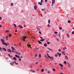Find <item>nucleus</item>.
<instances>
[{
  "instance_id": "b1692460",
  "label": "nucleus",
  "mask_w": 74,
  "mask_h": 74,
  "mask_svg": "<svg viewBox=\"0 0 74 74\" xmlns=\"http://www.w3.org/2000/svg\"><path fill=\"white\" fill-rule=\"evenodd\" d=\"M10 64L11 65V66H14V65L11 62Z\"/></svg>"
},
{
  "instance_id": "f3484780",
  "label": "nucleus",
  "mask_w": 74,
  "mask_h": 74,
  "mask_svg": "<svg viewBox=\"0 0 74 74\" xmlns=\"http://www.w3.org/2000/svg\"><path fill=\"white\" fill-rule=\"evenodd\" d=\"M38 42L39 43V44H42V42H41V41H38Z\"/></svg>"
},
{
  "instance_id": "f03ea898",
  "label": "nucleus",
  "mask_w": 74,
  "mask_h": 74,
  "mask_svg": "<svg viewBox=\"0 0 74 74\" xmlns=\"http://www.w3.org/2000/svg\"><path fill=\"white\" fill-rule=\"evenodd\" d=\"M55 0H52V4L51 5L52 6L53 5V4H55Z\"/></svg>"
},
{
  "instance_id": "58836bf2",
  "label": "nucleus",
  "mask_w": 74,
  "mask_h": 74,
  "mask_svg": "<svg viewBox=\"0 0 74 74\" xmlns=\"http://www.w3.org/2000/svg\"><path fill=\"white\" fill-rule=\"evenodd\" d=\"M8 36H6V40H8Z\"/></svg>"
},
{
  "instance_id": "3c124183",
  "label": "nucleus",
  "mask_w": 74,
  "mask_h": 74,
  "mask_svg": "<svg viewBox=\"0 0 74 74\" xmlns=\"http://www.w3.org/2000/svg\"><path fill=\"white\" fill-rule=\"evenodd\" d=\"M39 33L40 34H41V32L39 31Z\"/></svg>"
},
{
  "instance_id": "c9c22d12",
  "label": "nucleus",
  "mask_w": 74,
  "mask_h": 74,
  "mask_svg": "<svg viewBox=\"0 0 74 74\" xmlns=\"http://www.w3.org/2000/svg\"><path fill=\"white\" fill-rule=\"evenodd\" d=\"M72 34H74V31H73L72 32Z\"/></svg>"
},
{
  "instance_id": "ea45409f",
  "label": "nucleus",
  "mask_w": 74,
  "mask_h": 74,
  "mask_svg": "<svg viewBox=\"0 0 74 74\" xmlns=\"http://www.w3.org/2000/svg\"><path fill=\"white\" fill-rule=\"evenodd\" d=\"M58 51H59V52H61V50L60 49H59L58 50Z\"/></svg>"
},
{
  "instance_id": "9b49d317",
  "label": "nucleus",
  "mask_w": 74,
  "mask_h": 74,
  "mask_svg": "<svg viewBox=\"0 0 74 74\" xmlns=\"http://www.w3.org/2000/svg\"><path fill=\"white\" fill-rule=\"evenodd\" d=\"M66 35L67 37V38H69V37H70V36H69V34H67Z\"/></svg>"
},
{
  "instance_id": "6e6552de",
  "label": "nucleus",
  "mask_w": 74,
  "mask_h": 74,
  "mask_svg": "<svg viewBox=\"0 0 74 74\" xmlns=\"http://www.w3.org/2000/svg\"><path fill=\"white\" fill-rule=\"evenodd\" d=\"M65 59H67V60H68V59H69V58H68V57H67V56H65Z\"/></svg>"
},
{
  "instance_id": "4468645a",
  "label": "nucleus",
  "mask_w": 74,
  "mask_h": 74,
  "mask_svg": "<svg viewBox=\"0 0 74 74\" xmlns=\"http://www.w3.org/2000/svg\"><path fill=\"white\" fill-rule=\"evenodd\" d=\"M40 41H45V39H41L40 40Z\"/></svg>"
},
{
  "instance_id": "8fccbe9b",
  "label": "nucleus",
  "mask_w": 74,
  "mask_h": 74,
  "mask_svg": "<svg viewBox=\"0 0 74 74\" xmlns=\"http://www.w3.org/2000/svg\"><path fill=\"white\" fill-rule=\"evenodd\" d=\"M15 64H16V65H18V63H15Z\"/></svg>"
},
{
  "instance_id": "bb28decb",
  "label": "nucleus",
  "mask_w": 74,
  "mask_h": 74,
  "mask_svg": "<svg viewBox=\"0 0 74 74\" xmlns=\"http://www.w3.org/2000/svg\"><path fill=\"white\" fill-rule=\"evenodd\" d=\"M11 48L12 49H13V50H15V48H14V47H12Z\"/></svg>"
},
{
  "instance_id": "37998d69",
  "label": "nucleus",
  "mask_w": 74,
  "mask_h": 74,
  "mask_svg": "<svg viewBox=\"0 0 74 74\" xmlns=\"http://www.w3.org/2000/svg\"><path fill=\"white\" fill-rule=\"evenodd\" d=\"M40 38H41V40H42V39H43V38H42V37H40Z\"/></svg>"
},
{
  "instance_id": "72a5a7b5",
  "label": "nucleus",
  "mask_w": 74,
  "mask_h": 74,
  "mask_svg": "<svg viewBox=\"0 0 74 74\" xmlns=\"http://www.w3.org/2000/svg\"><path fill=\"white\" fill-rule=\"evenodd\" d=\"M48 23L49 24L50 23V20H48Z\"/></svg>"
},
{
  "instance_id": "5fc2aeb1",
  "label": "nucleus",
  "mask_w": 74,
  "mask_h": 74,
  "mask_svg": "<svg viewBox=\"0 0 74 74\" xmlns=\"http://www.w3.org/2000/svg\"><path fill=\"white\" fill-rule=\"evenodd\" d=\"M64 63H66V64H67V63L66 62V61H64Z\"/></svg>"
},
{
  "instance_id": "603ef678",
  "label": "nucleus",
  "mask_w": 74,
  "mask_h": 74,
  "mask_svg": "<svg viewBox=\"0 0 74 74\" xmlns=\"http://www.w3.org/2000/svg\"><path fill=\"white\" fill-rule=\"evenodd\" d=\"M37 28L39 30V31H40V29H39V28H38V27H37Z\"/></svg>"
},
{
  "instance_id": "20e7f679",
  "label": "nucleus",
  "mask_w": 74,
  "mask_h": 74,
  "mask_svg": "<svg viewBox=\"0 0 74 74\" xmlns=\"http://www.w3.org/2000/svg\"><path fill=\"white\" fill-rule=\"evenodd\" d=\"M8 52H10V53H11V52H12V51H11V50L10 49H8Z\"/></svg>"
},
{
  "instance_id": "09e8293b",
  "label": "nucleus",
  "mask_w": 74,
  "mask_h": 74,
  "mask_svg": "<svg viewBox=\"0 0 74 74\" xmlns=\"http://www.w3.org/2000/svg\"><path fill=\"white\" fill-rule=\"evenodd\" d=\"M42 2H43V0H41V3H42Z\"/></svg>"
},
{
  "instance_id": "a18cd8bd",
  "label": "nucleus",
  "mask_w": 74,
  "mask_h": 74,
  "mask_svg": "<svg viewBox=\"0 0 74 74\" xmlns=\"http://www.w3.org/2000/svg\"><path fill=\"white\" fill-rule=\"evenodd\" d=\"M17 58H20V57L19 56H17Z\"/></svg>"
},
{
  "instance_id": "052dcab7",
  "label": "nucleus",
  "mask_w": 74,
  "mask_h": 74,
  "mask_svg": "<svg viewBox=\"0 0 74 74\" xmlns=\"http://www.w3.org/2000/svg\"><path fill=\"white\" fill-rule=\"evenodd\" d=\"M2 19V18H1V17L0 16V20H1Z\"/></svg>"
},
{
  "instance_id": "69168bd1",
  "label": "nucleus",
  "mask_w": 74,
  "mask_h": 74,
  "mask_svg": "<svg viewBox=\"0 0 74 74\" xmlns=\"http://www.w3.org/2000/svg\"><path fill=\"white\" fill-rule=\"evenodd\" d=\"M48 73H50V71H48Z\"/></svg>"
},
{
  "instance_id": "c85d7f7f",
  "label": "nucleus",
  "mask_w": 74,
  "mask_h": 74,
  "mask_svg": "<svg viewBox=\"0 0 74 74\" xmlns=\"http://www.w3.org/2000/svg\"><path fill=\"white\" fill-rule=\"evenodd\" d=\"M13 59H14V60H16V58L15 57H14L13 58Z\"/></svg>"
},
{
  "instance_id": "a878e982",
  "label": "nucleus",
  "mask_w": 74,
  "mask_h": 74,
  "mask_svg": "<svg viewBox=\"0 0 74 74\" xmlns=\"http://www.w3.org/2000/svg\"><path fill=\"white\" fill-rule=\"evenodd\" d=\"M47 49H49V51H51V50H52V49H50V48H49L48 47L47 48Z\"/></svg>"
},
{
  "instance_id": "bf43d9fd",
  "label": "nucleus",
  "mask_w": 74,
  "mask_h": 74,
  "mask_svg": "<svg viewBox=\"0 0 74 74\" xmlns=\"http://www.w3.org/2000/svg\"><path fill=\"white\" fill-rule=\"evenodd\" d=\"M11 6H12V5H13V3H12L11 4Z\"/></svg>"
},
{
  "instance_id": "393cba45",
  "label": "nucleus",
  "mask_w": 74,
  "mask_h": 74,
  "mask_svg": "<svg viewBox=\"0 0 74 74\" xmlns=\"http://www.w3.org/2000/svg\"><path fill=\"white\" fill-rule=\"evenodd\" d=\"M44 45L45 47H47V44L45 43V44H44Z\"/></svg>"
},
{
  "instance_id": "4d7b16f0",
  "label": "nucleus",
  "mask_w": 74,
  "mask_h": 74,
  "mask_svg": "<svg viewBox=\"0 0 74 74\" xmlns=\"http://www.w3.org/2000/svg\"><path fill=\"white\" fill-rule=\"evenodd\" d=\"M47 44L48 45H49V42H47Z\"/></svg>"
},
{
  "instance_id": "0eeeda50",
  "label": "nucleus",
  "mask_w": 74,
  "mask_h": 74,
  "mask_svg": "<svg viewBox=\"0 0 74 74\" xmlns=\"http://www.w3.org/2000/svg\"><path fill=\"white\" fill-rule=\"evenodd\" d=\"M1 42H2V43H3H3H4V41L2 39H1Z\"/></svg>"
},
{
  "instance_id": "4c0bfd02",
  "label": "nucleus",
  "mask_w": 74,
  "mask_h": 74,
  "mask_svg": "<svg viewBox=\"0 0 74 74\" xmlns=\"http://www.w3.org/2000/svg\"><path fill=\"white\" fill-rule=\"evenodd\" d=\"M55 34H58V32H54Z\"/></svg>"
},
{
  "instance_id": "4be33fe9",
  "label": "nucleus",
  "mask_w": 74,
  "mask_h": 74,
  "mask_svg": "<svg viewBox=\"0 0 74 74\" xmlns=\"http://www.w3.org/2000/svg\"><path fill=\"white\" fill-rule=\"evenodd\" d=\"M13 25H14L15 27H16V25L15 24L13 23Z\"/></svg>"
},
{
  "instance_id": "7c9ffc66",
  "label": "nucleus",
  "mask_w": 74,
  "mask_h": 74,
  "mask_svg": "<svg viewBox=\"0 0 74 74\" xmlns=\"http://www.w3.org/2000/svg\"><path fill=\"white\" fill-rule=\"evenodd\" d=\"M62 53H63L64 54L65 53V52L64 51H63L62 52Z\"/></svg>"
},
{
  "instance_id": "f257e3e1",
  "label": "nucleus",
  "mask_w": 74,
  "mask_h": 74,
  "mask_svg": "<svg viewBox=\"0 0 74 74\" xmlns=\"http://www.w3.org/2000/svg\"><path fill=\"white\" fill-rule=\"evenodd\" d=\"M2 45H6V47H7L8 45H10L9 43H4V42L2 43Z\"/></svg>"
},
{
  "instance_id": "de8ad7c7",
  "label": "nucleus",
  "mask_w": 74,
  "mask_h": 74,
  "mask_svg": "<svg viewBox=\"0 0 74 74\" xmlns=\"http://www.w3.org/2000/svg\"><path fill=\"white\" fill-rule=\"evenodd\" d=\"M56 40H57V41H59V39H58V38H56Z\"/></svg>"
},
{
  "instance_id": "a19ab883",
  "label": "nucleus",
  "mask_w": 74,
  "mask_h": 74,
  "mask_svg": "<svg viewBox=\"0 0 74 74\" xmlns=\"http://www.w3.org/2000/svg\"><path fill=\"white\" fill-rule=\"evenodd\" d=\"M70 22H71L70 20H69L68 21V23H70Z\"/></svg>"
},
{
  "instance_id": "c03bdc74",
  "label": "nucleus",
  "mask_w": 74,
  "mask_h": 74,
  "mask_svg": "<svg viewBox=\"0 0 74 74\" xmlns=\"http://www.w3.org/2000/svg\"><path fill=\"white\" fill-rule=\"evenodd\" d=\"M60 55H61V53H60L59 54V57H60Z\"/></svg>"
},
{
  "instance_id": "49530a36",
  "label": "nucleus",
  "mask_w": 74,
  "mask_h": 74,
  "mask_svg": "<svg viewBox=\"0 0 74 74\" xmlns=\"http://www.w3.org/2000/svg\"><path fill=\"white\" fill-rule=\"evenodd\" d=\"M36 64H38V62H36Z\"/></svg>"
},
{
  "instance_id": "864d4df0",
  "label": "nucleus",
  "mask_w": 74,
  "mask_h": 74,
  "mask_svg": "<svg viewBox=\"0 0 74 74\" xmlns=\"http://www.w3.org/2000/svg\"><path fill=\"white\" fill-rule=\"evenodd\" d=\"M18 56L17 55H15V57H17H17H18Z\"/></svg>"
},
{
  "instance_id": "79ce46f5",
  "label": "nucleus",
  "mask_w": 74,
  "mask_h": 74,
  "mask_svg": "<svg viewBox=\"0 0 74 74\" xmlns=\"http://www.w3.org/2000/svg\"><path fill=\"white\" fill-rule=\"evenodd\" d=\"M55 56L56 57H58V55L57 54H55Z\"/></svg>"
},
{
  "instance_id": "dca6fc26",
  "label": "nucleus",
  "mask_w": 74,
  "mask_h": 74,
  "mask_svg": "<svg viewBox=\"0 0 74 74\" xmlns=\"http://www.w3.org/2000/svg\"><path fill=\"white\" fill-rule=\"evenodd\" d=\"M67 49V48L66 47H64L63 48V50L64 51V50H65V49Z\"/></svg>"
},
{
  "instance_id": "39448f33",
  "label": "nucleus",
  "mask_w": 74,
  "mask_h": 74,
  "mask_svg": "<svg viewBox=\"0 0 74 74\" xmlns=\"http://www.w3.org/2000/svg\"><path fill=\"white\" fill-rule=\"evenodd\" d=\"M49 58L51 59V60H53V56H51V57H50Z\"/></svg>"
},
{
  "instance_id": "2f4dec72",
  "label": "nucleus",
  "mask_w": 74,
  "mask_h": 74,
  "mask_svg": "<svg viewBox=\"0 0 74 74\" xmlns=\"http://www.w3.org/2000/svg\"><path fill=\"white\" fill-rule=\"evenodd\" d=\"M44 71V69H42L41 70V72H43Z\"/></svg>"
},
{
  "instance_id": "774afa93",
  "label": "nucleus",
  "mask_w": 74,
  "mask_h": 74,
  "mask_svg": "<svg viewBox=\"0 0 74 74\" xmlns=\"http://www.w3.org/2000/svg\"><path fill=\"white\" fill-rule=\"evenodd\" d=\"M60 74H63V73H62V72H60Z\"/></svg>"
},
{
  "instance_id": "e433bc0d",
  "label": "nucleus",
  "mask_w": 74,
  "mask_h": 74,
  "mask_svg": "<svg viewBox=\"0 0 74 74\" xmlns=\"http://www.w3.org/2000/svg\"><path fill=\"white\" fill-rule=\"evenodd\" d=\"M45 58H47V56L45 55Z\"/></svg>"
},
{
  "instance_id": "f704fd0d",
  "label": "nucleus",
  "mask_w": 74,
  "mask_h": 74,
  "mask_svg": "<svg viewBox=\"0 0 74 74\" xmlns=\"http://www.w3.org/2000/svg\"><path fill=\"white\" fill-rule=\"evenodd\" d=\"M59 29L60 30H62V27H60L59 28Z\"/></svg>"
},
{
  "instance_id": "cd10ccee",
  "label": "nucleus",
  "mask_w": 74,
  "mask_h": 74,
  "mask_svg": "<svg viewBox=\"0 0 74 74\" xmlns=\"http://www.w3.org/2000/svg\"><path fill=\"white\" fill-rule=\"evenodd\" d=\"M39 58H41V54H40L39 55Z\"/></svg>"
},
{
  "instance_id": "412c9836",
  "label": "nucleus",
  "mask_w": 74,
  "mask_h": 74,
  "mask_svg": "<svg viewBox=\"0 0 74 74\" xmlns=\"http://www.w3.org/2000/svg\"><path fill=\"white\" fill-rule=\"evenodd\" d=\"M5 32L6 33H9V32H10V31H9V30H7Z\"/></svg>"
},
{
  "instance_id": "338daca9",
  "label": "nucleus",
  "mask_w": 74,
  "mask_h": 74,
  "mask_svg": "<svg viewBox=\"0 0 74 74\" xmlns=\"http://www.w3.org/2000/svg\"><path fill=\"white\" fill-rule=\"evenodd\" d=\"M2 49V48L1 47H0V50H1Z\"/></svg>"
},
{
  "instance_id": "aec40b11",
  "label": "nucleus",
  "mask_w": 74,
  "mask_h": 74,
  "mask_svg": "<svg viewBox=\"0 0 74 74\" xmlns=\"http://www.w3.org/2000/svg\"><path fill=\"white\" fill-rule=\"evenodd\" d=\"M23 38H25V39H26V38H27V37H26V36H23Z\"/></svg>"
},
{
  "instance_id": "ddd939ff",
  "label": "nucleus",
  "mask_w": 74,
  "mask_h": 74,
  "mask_svg": "<svg viewBox=\"0 0 74 74\" xmlns=\"http://www.w3.org/2000/svg\"><path fill=\"white\" fill-rule=\"evenodd\" d=\"M16 54H17V55H21V53L19 52H17Z\"/></svg>"
},
{
  "instance_id": "c756f323",
  "label": "nucleus",
  "mask_w": 74,
  "mask_h": 74,
  "mask_svg": "<svg viewBox=\"0 0 74 74\" xmlns=\"http://www.w3.org/2000/svg\"><path fill=\"white\" fill-rule=\"evenodd\" d=\"M45 10V8H44V9H42V11H44V10Z\"/></svg>"
},
{
  "instance_id": "a211bd4d",
  "label": "nucleus",
  "mask_w": 74,
  "mask_h": 74,
  "mask_svg": "<svg viewBox=\"0 0 74 74\" xmlns=\"http://www.w3.org/2000/svg\"><path fill=\"white\" fill-rule=\"evenodd\" d=\"M31 71H32V73H35V71L33 70H31Z\"/></svg>"
},
{
  "instance_id": "f8f14e48",
  "label": "nucleus",
  "mask_w": 74,
  "mask_h": 74,
  "mask_svg": "<svg viewBox=\"0 0 74 74\" xmlns=\"http://www.w3.org/2000/svg\"><path fill=\"white\" fill-rule=\"evenodd\" d=\"M59 65H60L61 67H63V65L61 64H59Z\"/></svg>"
},
{
  "instance_id": "0e129e2a",
  "label": "nucleus",
  "mask_w": 74,
  "mask_h": 74,
  "mask_svg": "<svg viewBox=\"0 0 74 74\" xmlns=\"http://www.w3.org/2000/svg\"><path fill=\"white\" fill-rule=\"evenodd\" d=\"M48 56L49 57H49H51L49 56V54L48 55Z\"/></svg>"
},
{
  "instance_id": "680f3d73",
  "label": "nucleus",
  "mask_w": 74,
  "mask_h": 74,
  "mask_svg": "<svg viewBox=\"0 0 74 74\" xmlns=\"http://www.w3.org/2000/svg\"><path fill=\"white\" fill-rule=\"evenodd\" d=\"M53 71H55V70L54 69H53Z\"/></svg>"
},
{
  "instance_id": "2eb2a0df",
  "label": "nucleus",
  "mask_w": 74,
  "mask_h": 74,
  "mask_svg": "<svg viewBox=\"0 0 74 74\" xmlns=\"http://www.w3.org/2000/svg\"><path fill=\"white\" fill-rule=\"evenodd\" d=\"M18 27H20L21 29H23V27H22V26H21V25H19Z\"/></svg>"
},
{
  "instance_id": "6e6d98bb",
  "label": "nucleus",
  "mask_w": 74,
  "mask_h": 74,
  "mask_svg": "<svg viewBox=\"0 0 74 74\" xmlns=\"http://www.w3.org/2000/svg\"><path fill=\"white\" fill-rule=\"evenodd\" d=\"M57 55H59V53H57Z\"/></svg>"
},
{
  "instance_id": "6ab92c4d",
  "label": "nucleus",
  "mask_w": 74,
  "mask_h": 74,
  "mask_svg": "<svg viewBox=\"0 0 74 74\" xmlns=\"http://www.w3.org/2000/svg\"><path fill=\"white\" fill-rule=\"evenodd\" d=\"M30 46H31L30 45L28 44V45H27L28 47H29H29H30Z\"/></svg>"
},
{
  "instance_id": "e2e57ef3",
  "label": "nucleus",
  "mask_w": 74,
  "mask_h": 74,
  "mask_svg": "<svg viewBox=\"0 0 74 74\" xmlns=\"http://www.w3.org/2000/svg\"><path fill=\"white\" fill-rule=\"evenodd\" d=\"M18 60H19L20 61H21V59L19 58Z\"/></svg>"
},
{
  "instance_id": "423d86ee",
  "label": "nucleus",
  "mask_w": 74,
  "mask_h": 74,
  "mask_svg": "<svg viewBox=\"0 0 74 74\" xmlns=\"http://www.w3.org/2000/svg\"><path fill=\"white\" fill-rule=\"evenodd\" d=\"M38 4H39V5H42V3H41V2H38Z\"/></svg>"
},
{
  "instance_id": "1a4fd4ad",
  "label": "nucleus",
  "mask_w": 74,
  "mask_h": 74,
  "mask_svg": "<svg viewBox=\"0 0 74 74\" xmlns=\"http://www.w3.org/2000/svg\"><path fill=\"white\" fill-rule=\"evenodd\" d=\"M34 8L35 10H37V6H36V5H35Z\"/></svg>"
},
{
  "instance_id": "473e14b6",
  "label": "nucleus",
  "mask_w": 74,
  "mask_h": 74,
  "mask_svg": "<svg viewBox=\"0 0 74 74\" xmlns=\"http://www.w3.org/2000/svg\"><path fill=\"white\" fill-rule=\"evenodd\" d=\"M23 38V41H25V39L24 38Z\"/></svg>"
},
{
  "instance_id": "13d9d810",
  "label": "nucleus",
  "mask_w": 74,
  "mask_h": 74,
  "mask_svg": "<svg viewBox=\"0 0 74 74\" xmlns=\"http://www.w3.org/2000/svg\"><path fill=\"white\" fill-rule=\"evenodd\" d=\"M35 57H37V54H36L35 55Z\"/></svg>"
},
{
  "instance_id": "5701e85b",
  "label": "nucleus",
  "mask_w": 74,
  "mask_h": 74,
  "mask_svg": "<svg viewBox=\"0 0 74 74\" xmlns=\"http://www.w3.org/2000/svg\"><path fill=\"white\" fill-rule=\"evenodd\" d=\"M47 27H49V28H50V27H51V26H50L49 24H48L47 25Z\"/></svg>"
},
{
  "instance_id": "9d476101",
  "label": "nucleus",
  "mask_w": 74,
  "mask_h": 74,
  "mask_svg": "<svg viewBox=\"0 0 74 74\" xmlns=\"http://www.w3.org/2000/svg\"><path fill=\"white\" fill-rule=\"evenodd\" d=\"M2 49L3 51H6L7 50H6V49H5V48H2Z\"/></svg>"
},
{
  "instance_id": "7ed1b4c3",
  "label": "nucleus",
  "mask_w": 74,
  "mask_h": 74,
  "mask_svg": "<svg viewBox=\"0 0 74 74\" xmlns=\"http://www.w3.org/2000/svg\"><path fill=\"white\" fill-rule=\"evenodd\" d=\"M67 66L68 67H69V68H70L71 67V65H70V64H69V63L67 62Z\"/></svg>"
}]
</instances>
